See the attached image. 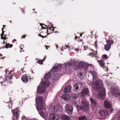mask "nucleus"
Here are the masks:
<instances>
[{
    "mask_svg": "<svg viewBox=\"0 0 120 120\" xmlns=\"http://www.w3.org/2000/svg\"><path fill=\"white\" fill-rule=\"evenodd\" d=\"M89 74L93 77V80H95L93 83L92 87L96 90L95 95L98 98L103 100L105 95V91L103 86V83L102 80L98 79L96 72L95 70H90L88 71Z\"/></svg>",
    "mask_w": 120,
    "mask_h": 120,
    "instance_id": "nucleus-1",
    "label": "nucleus"
},
{
    "mask_svg": "<svg viewBox=\"0 0 120 120\" xmlns=\"http://www.w3.org/2000/svg\"><path fill=\"white\" fill-rule=\"evenodd\" d=\"M50 82L48 80L42 83L41 86L40 85V86L38 87L37 92L39 93L42 94L44 93L46 90V87H48L50 85Z\"/></svg>",
    "mask_w": 120,
    "mask_h": 120,
    "instance_id": "nucleus-2",
    "label": "nucleus"
},
{
    "mask_svg": "<svg viewBox=\"0 0 120 120\" xmlns=\"http://www.w3.org/2000/svg\"><path fill=\"white\" fill-rule=\"evenodd\" d=\"M37 110L39 112L40 115L45 119H46L48 116V113L45 109L43 106H38L37 107Z\"/></svg>",
    "mask_w": 120,
    "mask_h": 120,
    "instance_id": "nucleus-3",
    "label": "nucleus"
},
{
    "mask_svg": "<svg viewBox=\"0 0 120 120\" xmlns=\"http://www.w3.org/2000/svg\"><path fill=\"white\" fill-rule=\"evenodd\" d=\"M99 118L100 119L105 120L108 116V111L102 110L98 111Z\"/></svg>",
    "mask_w": 120,
    "mask_h": 120,
    "instance_id": "nucleus-4",
    "label": "nucleus"
},
{
    "mask_svg": "<svg viewBox=\"0 0 120 120\" xmlns=\"http://www.w3.org/2000/svg\"><path fill=\"white\" fill-rule=\"evenodd\" d=\"M80 109L83 111L88 110L89 108L88 104L86 102L83 100H82L81 105L79 106Z\"/></svg>",
    "mask_w": 120,
    "mask_h": 120,
    "instance_id": "nucleus-5",
    "label": "nucleus"
},
{
    "mask_svg": "<svg viewBox=\"0 0 120 120\" xmlns=\"http://www.w3.org/2000/svg\"><path fill=\"white\" fill-rule=\"evenodd\" d=\"M12 112L13 113L12 120H15V119L17 120L19 119V109L18 108H15L14 110H12Z\"/></svg>",
    "mask_w": 120,
    "mask_h": 120,
    "instance_id": "nucleus-6",
    "label": "nucleus"
},
{
    "mask_svg": "<svg viewBox=\"0 0 120 120\" xmlns=\"http://www.w3.org/2000/svg\"><path fill=\"white\" fill-rule=\"evenodd\" d=\"M82 87L81 83H78L74 85L73 87V91L75 92H78L80 91Z\"/></svg>",
    "mask_w": 120,
    "mask_h": 120,
    "instance_id": "nucleus-7",
    "label": "nucleus"
},
{
    "mask_svg": "<svg viewBox=\"0 0 120 120\" xmlns=\"http://www.w3.org/2000/svg\"><path fill=\"white\" fill-rule=\"evenodd\" d=\"M73 110V107L71 106L68 104H65V110L68 114L69 115L71 114L72 113Z\"/></svg>",
    "mask_w": 120,
    "mask_h": 120,
    "instance_id": "nucleus-8",
    "label": "nucleus"
},
{
    "mask_svg": "<svg viewBox=\"0 0 120 120\" xmlns=\"http://www.w3.org/2000/svg\"><path fill=\"white\" fill-rule=\"evenodd\" d=\"M107 44L105 45L104 49L107 51L109 50L110 48L111 45L113 44L114 42V40H108L106 41Z\"/></svg>",
    "mask_w": 120,
    "mask_h": 120,
    "instance_id": "nucleus-9",
    "label": "nucleus"
},
{
    "mask_svg": "<svg viewBox=\"0 0 120 120\" xmlns=\"http://www.w3.org/2000/svg\"><path fill=\"white\" fill-rule=\"evenodd\" d=\"M62 67V66L61 64H58L53 67V68L51 70V72L52 73H54L57 72L60 70Z\"/></svg>",
    "mask_w": 120,
    "mask_h": 120,
    "instance_id": "nucleus-10",
    "label": "nucleus"
},
{
    "mask_svg": "<svg viewBox=\"0 0 120 120\" xmlns=\"http://www.w3.org/2000/svg\"><path fill=\"white\" fill-rule=\"evenodd\" d=\"M36 102L38 105V106H43L42 105L43 102V98L42 96H39L36 98L35 100Z\"/></svg>",
    "mask_w": 120,
    "mask_h": 120,
    "instance_id": "nucleus-11",
    "label": "nucleus"
},
{
    "mask_svg": "<svg viewBox=\"0 0 120 120\" xmlns=\"http://www.w3.org/2000/svg\"><path fill=\"white\" fill-rule=\"evenodd\" d=\"M79 66L80 68L84 70H86L88 67V65L87 64L82 62H81L79 63Z\"/></svg>",
    "mask_w": 120,
    "mask_h": 120,
    "instance_id": "nucleus-12",
    "label": "nucleus"
},
{
    "mask_svg": "<svg viewBox=\"0 0 120 120\" xmlns=\"http://www.w3.org/2000/svg\"><path fill=\"white\" fill-rule=\"evenodd\" d=\"M112 94L118 98L120 101V93H119L118 90H116L115 89L112 90Z\"/></svg>",
    "mask_w": 120,
    "mask_h": 120,
    "instance_id": "nucleus-13",
    "label": "nucleus"
},
{
    "mask_svg": "<svg viewBox=\"0 0 120 120\" xmlns=\"http://www.w3.org/2000/svg\"><path fill=\"white\" fill-rule=\"evenodd\" d=\"M89 90L87 88H85L82 90L81 94L82 97H84L89 93Z\"/></svg>",
    "mask_w": 120,
    "mask_h": 120,
    "instance_id": "nucleus-14",
    "label": "nucleus"
},
{
    "mask_svg": "<svg viewBox=\"0 0 120 120\" xmlns=\"http://www.w3.org/2000/svg\"><path fill=\"white\" fill-rule=\"evenodd\" d=\"M59 107L57 105L52 106L49 108V109L51 112H56L58 111Z\"/></svg>",
    "mask_w": 120,
    "mask_h": 120,
    "instance_id": "nucleus-15",
    "label": "nucleus"
},
{
    "mask_svg": "<svg viewBox=\"0 0 120 120\" xmlns=\"http://www.w3.org/2000/svg\"><path fill=\"white\" fill-rule=\"evenodd\" d=\"M71 65L72 64L70 63H68L67 64H64L63 69V71H65L64 72H67L68 70Z\"/></svg>",
    "mask_w": 120,
    "mask_h": 120,
    "instance_id": "nucleus-16",
    "label": "nucleus"
},
{
    "mask_svg": "<svg viewBox=\"0 0 120 120\" xmlns=\"http://www.w3.org/2000/svg\"><path fill=\"white\" fill-rule=\"evenodd\" d=\"M50 120H59V119L57 115L55 114H51L49 116Z\"/></svg>",
    "mask_w": 120,
    "mask_h": 120,
    "instance_id": "nucleus-17",
    "label": "nucleus"
},
{
    "mask_svg": "<svg viewBox=\"0 0 120 120\" xmlns=\"http://www.w3.org/2000/svg\"><path fill=\"white\" fill-rule=\"evenodd\" d=\"M61 98L66 101H68L71 99V96L68 94H63L61 96Z\"/></svg>",
    "mask_w": 120,
    "mask_h": 120,
    "instance_id": "nucleus-18",
    "label": "nucleus"
},
{
    "mask_svg": "<svg viewBox=\"0 0 120 120\" xmlns=\"http://www.w3.org/2000/svg\"><path fill=\"white\" fill-rule=\"evenodd\" d=\"M71 86L69 85H68L65 86L64 89L63 91L64 93H68L70 91Z\"/></svg>",
    "mask_w": 120,
    "mask_h": 120,
    "instance_id": "nucleus-19",
    "label": "nucleus"
},
{
    "mask_svg": "<svg viewBox=\"0 0 120 120\" xmlns=\"http://www.w3.org/2000/svg\"><path fill=\"white\" fill-rule=\"evenodd\" d=\"M79 93H71V97L74 99H77L78 97L80 96Z\"/></svg>",
    "mask_w": 120,
    "mask_h": 120,
    "instance_id": "nucleus-20",
    "label": "nucleus"
},
{
    "mask_svg": "<svg viewBox=\"0 0 120 120\" xmlns=\"http://www.w3.org/2000/svg\"><path fill=\"white\" fill-rule=\"evenodd\" d=\"M105 107L106 108L109 109L111 108V105L110 103L107 100H105L104 102Z\"/></svg>",
    "mask_w": 120,
    "mask_h": 120,
    "instance_id": "nucleus-21",
    "label": "nucleus"
},
{
    "mask_svg": "<svg viewBox=\"0 0 120 120\" xmlns=\"http://www.w3.org/2000/svg\"><path fill=\"white\" fill-rule=\"evenodd\" d=\"M29 78V76H27L26 75H24L22 77L21 79L23 82L27 83L28 79Z\"/></svg>",
    "mask_w": 120,
    "mask_h": 120,
    "instance_id": "nucleus-22",
    "label": "nucleus"
},
{
    "mask_svg": "<svg viewBox=\"0 0 120 120\" xmlns=\"http://www.w3.org/2000/svg\"><path fill=\"white\" fill-rule=\"evenodd\" d=\"M90 101L91 104V106L93 108H94L97 105V103L96 101L93 98H90Z\"/></svg>",
    "mask_w": 120,
    "mask_h": 120,
    "instance_id": "nucleus-23",
    "label": "nucleus"
},
{
    "mask_svg": "<svg viewBox=\"0 0 120 120\" xmlns=\"http://www.w3.org/2000/svg\"><path fill=\"white\" fill-rule=\"evenodd\" d=\"M51 75V72H49L48 73H46L45 74V76L44 77V79L46 80L44 82L46 81V80L48 81V79L50 77Z\"/></svg>",
    "mask_w": 120,
    "mask_h": 120,
    "instance_id": "nucleus-24",
    "label": "nucleus"
},
{
    "mask_svg": "<svg viewBox=\"0 0 120 120\" xmlns=\"http://www.w3.org/2000/svg\"><path fill=\"white\" fill-rule=\"evenodd\" d=\"M61 118L62 119L64 120H70V117L65 115H61Z\"/></svg>",
    "mask_w": 120,
    "mask_h": 120,
    "instance_id": "nucleus-25",
    "label": "nucleus"
},
{
    "mask_svg": "<svg viewBox=\"0 0 120 120\" xmlns=\"http://www.w3.org/2000/svg\"><path fill=\"white\" fill-rule=\"evenodd\" d=\"M96 59L99 62V64L100 66L102 67L104 66V61L102 60V59H101L100 60H98L97 58H96Z\"/></svg>",
    "mask_w": 120,
    "mask_h": 120,
    "instance_id": "nucleus-26",
    "label": "nucleus"
},
{
    "mask_svg": "<svg viewBox=\"0 0 120 120\" xmlns=\"http://www.w3.org/2000/svg\"><path fill=\"white\" fill-rule=\"evenodd\" d=\"M77 75L81 79H83L84 78V75L81 72L78 73Z\"/></svg>",
    "mask_w": 120,
    "mask_h": 120,
    "instance_id": "nucleus-27",
    "label": "nucleus"
},
{
    "mask_svg": "<svg viewBox=\"0 0 120 120\" xmlns=\"http://www.w3.org/2000/svg\"><path fill=\"white\" fill-rule=\"evenodd\" d=\"M86 120V118L85 116H82L78 118V120Z\"/></svg>",
    "mask_w": 120,
    "mask_h": 120,
    "instance_id": "nucleus-28",
    "label": "nucleus"
},
{
    "mask_svg": "<svg viewBox=\"0 0 120 120\" xmlns=\"http://www.w3.org/2000/svg\"><path fill=\"white\" fill-rule=\"evenodd\" d=\"M37 63L39 64H42L43 63V62L42 60H39L37 62Z\"/></svg>",
    "mask_w": 120,
    "mask_h": 120,
    "instance_id": "nucleus-29",
    "label": "nucleus"
},
{
    "mask_svg": "<svg viewBox=\"0 0 120 120\" xmlns=\"http://www.w3.org/2000/svg\"><path fill=\"white\" fill-rule=\"evenodd\" d=\"M102 56L103 58H105L106 59L107 58V56L106 54L102 55Z\"/></svg>",
    "mask_w": 120,
    "mask_h": 120,
    "instance_id": "nucleus-30",
    "label": "nucleus"
},
{
    "mask_svg": "<svg viewBox=\"0 0 120 120\" xmlns=\"http://www.w3.org/2000/svg\"><path fill=\"white\" fill-rule=\"evenodd\" d=\"M49 26V30H51V28H53V29L52 30V31H53L54 30V28L53 27L52 25L51 26Z\"/></svg>",
    "mask_w": 120,
    "mask_h": 120,
    "instance_id": "nucleus-31",
    "label": "nucleus"
},
{
    "mask_svg": "<svg viewBox=\"0 0 120 120\" xmlns=\"http://www.w3.org/2000/svg\"><path fill=\"white\" fill-rule=\"evenodd\" d=\"M11 101L10 103V104H9L8 105V107H9V108L10 107H11L12 106V104L11 103Z\"/></svg>",
    "mask_w": 120,
    "mask_h": 120,
    "instance_id": "nucleus-32",
    "label": "nucleus"
},
{
    "mask_svg": "<svg viewBox=\"0 0 120 120\" xmlns=\"http://www.w3.org/2000/svg\"><path fill=\"white\" fill-rule=\"evenodd\" d=\"M38 36H40L41 37H42L43 38H45L47 36H42V35H41V34H38Z\"/></svg>",
    "mask_w": 120,
    "mask_h": 120,
    "instance_id": "nucleus-33",
    "label": "nucleus"
},
{
    "mask_svg": "<svg viewBox=\"0 0 120 120\" xmlns=\"http://www.w3.org/2000/svg\"><path fill=\"white\" fill-rule=\"evenodd\" d=\"M93 54H94V53H90V54H89L88 55L90 56H92V57H94V56L93 55Z\"/></svg>",
    "mask_w": 120,
    "mask_h": 120,
    "instance_id": "nucleus-34",
    "label": "nucleus"
},
{
    "mask_svg": "<svg viewBox=\"0 0 120 120\" xmlns=\"http://www.w3.org/2000/svg\"><path fill=\"white\" fill-rule=\"evenodd\" d=\"M40 25L41 26L42 29H46V28H45L44 27H43L42 26V25H43L42 24H41V23H40Z\"/></svg>",
    "mask_w": 120,
    "mask_h": 120,
    "instance_id": "nucleus-35",
    "label": "nucleus"
},
{
    "mask_svg": "<svg viewBox=\"0 0 120 120\" xmlns=\"http://www.w3.org/2000/svg\"><path fill=\"white\" fill-rule=\"evenodd\" d=\"M1 36V39H3L4 38V39H6V36H5V37L4 38H3V36Z\"/></svg>",
    "mask_w": 120,
    "mask_h": 120,
    "instance_id": "nucleus-36",
    "label": "nucleus"
},
{
    "mask_svg": "<svg viewBox=\"0 0 120 120\" xmlns=\"http://www.w3.org/2000/svg\"><path fill=\"white\" fill-rule=\"evenodd\" d=\"M5 47L7 49L9 47V45H8L7 44H6L5 45Z\"/></svg>",
    "mask_w": 120,
    "mask_h": 120,
    "instance_id": "nucleus-37",
    "label": "nucleus"
},
{
    "mask_svg": "<svg viewBox=\"0 0 120 120\" xmlns=\"http://www.w3.org/2000/svg\"><path fill=\"white\" fill-rule=\"evenodd\" d=\"M4 31H2V33L1 34V36H3V35H4Z\"/></svg>",
    "mask_w": 120,
    "mask_h": 120,
    "instance_id": "nucleus-38",
    "label": "nucleus"
},
{
    "mask_svg": "<svg viewBox=\"0 0 120 120\" xmlns=\"http://www.w3.org/2000/svg\"><path fill=\"white\" fill-rule=\"evenodd\" d=\"M31 120H37L36 119L34 118V119H32Z\"/></svg>",
    "mask_w": 120,
    "mask_h": 120,
    "instance_id": "nucleus-39",
    "label": "nucleus"
},
{
    "mask_svg": "<svg viewBox=\"0 0 120 120\" xmlns=\"http://www.w3.org/2000/svg\"><path fill=\"white\" fill-rule=\"evenodd\" d=\"M12 44H11L10 45V46L9 47L10 48H11V47L12 46Z\"/></svg>",
    "mask_w": 120,
    "mask_h": 120,
    "instance_id": "nucleus-40",
    "label": "nucleus"
},
{
    "mask_svg": "<svg viewBox=\"0 0 120 120\" xmlns=\"http://www.w3.org/2000/svg\"><path fill=\"white\" fill-rule=\"evenodd\" d=\"M96 53H94V55H95L96 54H97V52L96 51Z\"/></svg>",
    "mask_w": 120,
    "mask_h": 120,
    "instance_id": "nucleus-41",
    "label": "nucleus"
},
{
    "mask_svg": "<svg viewBox=\"0 0 120 120\" xmlns=\"http://www.w3.org/2000/svg\"><path fill=\"white\" fill-rule=\"evenodd\" d=\"M113 110V109H112L111 110V111H110L111 113L112 112V111Z\"/></svg>",
    "mask_w": 120,
    "mask_h": 120,
    "instance_id": "nucleus-42",
    "label": "nucleus"
},
{
    "mask_svg": "<svg viewBox=\"0 0 120 120\" xmlns=\"http://www.w3.org/2000/svg\"><path fill=\"white\" fill-rule=\"evenodd\" d=\"M45 57L43 59L42 61L43 60H44L45 59Z\"/></svg>",
    "mask_w": 120,
    "mask_h": 120,
    "instance_id": "nucleus-43",
    "label": "nucleus"
},
{
    "mask_svg": "<svg viewBox=\"0 0 120 120\" xmlns=\"http://www.w3.org/2000/svg\"><path fill=\"white\" fill-rule=\"evenodd\" d=\"M0 56H2V54H1L0 53Z\"/></svg>",
    "mask_w": 120,
    "mask_h": 120,
    "instance_id": "nucleus-44",
    "label": "nucleus"
},
{
    "mask_svg": "<svg viewBox=\"0 0 120 120\" xmlns=\"http://www.w3.org/2000/svg\"><path fill=\"white\" fill-rule=\"evenodd\" d=\"M78 37L77 36H76L75 37V39H76Z\"/></svg>",
    "mask_w": 120,
    "mask_h": 120,
    "instance_id": "nucleus-45",
    "label": "nucleus"
},
{
    "mask_svg": "<svg viewBox=\"0 0 120 120\" xmlns=\"http://www.w3.org/2000/svg\"><path fill=\"white\" fill-rule=\"evenodd\" d=\"M25 36H23L22 37V38H25Z\"/></svg>",
    "mask_w": 120,
    "mask_h": 120,
    "instance_id": "nucleus-46",
    "label": "nucleus"
},
{
    "mask_svg": "<svg viewBox=\"0 0 120 120\" xmlns=\"http://www.w3.org/2000/svg\"><path fill=\"white\" fill-rule=\"evenodd\" d=\"M42 25H44V26H45L46 27H47V26L46 25H44V24H42Z\"/></svg>",
    "mask_w": 120,
    "mask_h": 120,
    "instance_id": "nucleus-47",
    "label": "nucleus"
},
{
    "mask_svg": "<svg viewBox=\"0 0 120 120\" xmlns=\"http://www.w3.org/2000/svg\"><path fill=\"white\" fill-rule=\"evenodd\" d=\"M56 48H58V45H57V46H56Z\"/></svg>",
    "mask_w": 120,
    "mask_h": 120,
    "instance_id": "nucleus-48",
    "label": "nucleus"
},
{
    "mask_svg": "<svg viewBox=\"0 0 120 120\" xmlns=\"http://www.w3.org/2000/svg\"><path fill=\"white\" fill-rule=\"evenodd\" d=\"M66 46L67 47H69V46H67V45H66V46Z\"/></svg>",
    "mask_w": 120,
    "mask_h": 120,
    "instance_id": "nucleus-49",
    "label": "nucleus"
},
{
    "mask_svg": "<svg viewBox=\"0 0 120 120\" xmlns=\"http://www.w3.org/2000/svg\"><path fill=\"white\" fill-rule=\"evenodd\" d=\"M2 31H3V28L2 29Z\"/></svg>",
    "mask_w": 120,
    "mask_h": 120,
    "instance_id": "nucleus-50",
    "label": "nucleus"
},
{
    "mask_svg": "<svg viewBox=\"0 0 120 120\" xmlns=\"http://www.w3.org/2000/svg\"><path fill=\"white\" fill-rule=\"evenodd\" d=\"M52 25V24L50 25H49V26H51Z\"/></svg>",
    "mask_w": 120,
    "mask_h": 120,
    "instance_id": "nucleus-51",
    "label": "nucleus"
},
{
    "mask_svg": "<svg viewBox=\"0 0 120 120\" xmlns=\"http://www.w3.org/2000/svg\"><path fill=\"white\" fill-rule=\"evenodd\" d=\"M5 25H3V27H4V26H5Z\"/></svg>",
    "mask_w": 120,
    "mask_h": 120,
    "instance_id": "nucleus-52",
    "label": "nucleus"
},
{
    "mask_svg": "<svg viewBox=\"0 0 120 120\" xmlns=\"http://www.w3.org/2000/svg\"><path fill=\"white\" fill-rule=\"evenodd\" d=\"M82 34H81L80 35V36L81 37H82Z\"/></svg>",
    "mask_w": 120,
    "mask_h": 120,
    "instance_id": "nucleus-53",
    "label": "nucleus"
},
{
    "mask_svg": "<svg viewBox=\"0 0 120 120\" xmlns=\"http://www.w3.org/2000/svg\"><path fill=\"white\" fill-rule=\"evenodd\" d=\"M1 58V59H3V58Z\"/></svg>",
    "mask_w": 120,
    "mask_h": 120,
    "instance_id": "nucleus-54",
    "label": "nucleus"
},
{
    "mask_svg": "<svg viewBox=\"0 0 120 120\" xmlns=\"http://www.w3.org/2000/svg\"><path fill=\"white\" fill-rule=\"evenodd\" d=\"M7 103H9V102H7Z\"/></svg>",
    "mask_w": 120,
    "mask_h": 120,
    "instance_id": "nucleus-55",
    "label": "nucleus"
},
{
    "mask_svg": "<svg viewBox=\"0 0 120 120\" xmlns=\"http://www.w3.org/2000/svg\"><path fill=\"white\" fill-rule=\"evenodd\" d=\"M119 117L120 119V115L119 116Z\"/></svg>",
    "mask_w": 120,
    "mask_h": 120,
    "instance_id": "nucleus-56",
    "label": "nucleus"
},
{
    "mask_svg": "<svg viewBox=\"0 0 120 120\" xmlns=\"http://www.w3.org/2000/svg\"><path fill=\"white\" fill-rule=\"evenodd\" d=\"M20 49H22V48H21Z\"/></svg>",
    "mask_w": 120,
    "mask_h": 120,
    "instance_id": "nucleus-57",
    "label": "nucleus"
},
{
    "mask_svg": "<svg viewBox=\"0 0 120 120\" xmlns=\"http://www.w3.org/2000/svg\"><path fill=\"white\" fill-rule=\"evenodd\" d=\"M3 83V82H1V84H2V83Z\"/></svg>",
    "mask_w": 120,
    "mask_h": 120,
    "instance_id": "nucleus-58",
    "label": "nucleus"
},
{
    "mask_svg": "<svg viewBox=\"0 0 120 120\" xmlns=\"http://www.w3.org/2000/svg\"><path fill=\"white\" fill-rule=\"evenodd\" d=\"M20 52H22V51H20Z\"/></svg>",
    "mask_w": 120,
    "mask_h": 120,
    "instance_id": "nucleus-59",
    "label": "nucleus"
},
{
    "mask_svg": "<svg viewBox=\"0 0 120 120\" xmlns=\"http://www.w3.org/2000/svg\"><path fill=\"white\" fill-rule=\"evenodd\" d=\"M14 41H15V39H14V40H13Z\"/></svg>",
    "mask_w": 120,
    "mask_h": 120,
    "instance_id": "nucleus-60",
    "label": "nucleus"
},
{
    "mask_svg": "<svg viewBox=\"0 0 120 120\" xmlns=\"http://www.w3.org/2000/svg\"><path fill=\"white\" fill-rule=\"evenodd\" d=\"M46 49H47V47H46Z\"/></svg>",
    "mask_w": 120,
    "mask_h": 120,
    "instance_id": "nucleus-61",
    "label": "nucleus"
},
{
    "mask_svg": "<svg viewBox=\"0 0 120 120\" xmlns=\"http://www.w3.org/2000/svg\"><path fill=\"white\" fill-rule=\"evenodd\" d=\"M78 49V50H79V49Z\"/></svg>",
    "mask_w": 120,
    "mask_h": 120,
    "instance_id": "nucleus-62",
    "label": "nucleus"
},
{
    "mask_svg": "<svg viewBox=\"0 0 120 120\" xmlns=\"http://www.w3.org/2000/svg\"><path fill=\"white\" fill-rule=\"evenodd\" d=\"M119 56H120V55H119Z\"/></svg>",
    "mask_w": 120,
    "mask_h": 120,
    "instance_id": "nucleus-63",
    "label": "nucleus"
},
{
    "mask_svg": "<svg viewBox=\"0 0 120 120\" xmlns=\"http://www.w3.org/2000/svg\"><path fill=\"white\" fill-rule=\"evenodd\" d=\"M10 22H11V21H10Z\"/></svg>",
    "mask_w": 120,
    "mask_h": 120,
    "instance_id": "nucleus-64",
    "label": "nucleus"
}]
</instances>
